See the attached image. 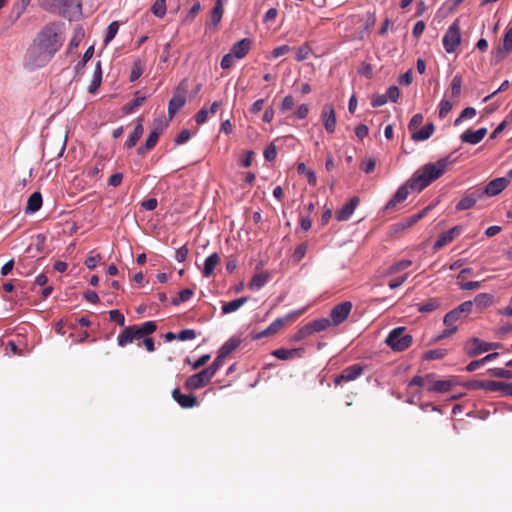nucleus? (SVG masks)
<instances>
[{
    "instance_id": "nucleus-15",
    "label": "nucleus",
    "mask_w": 512,
    "mask_h": 512,
    "mask_svg": "<svg viewBox=\"0 0 512 512\" xmlns=\"http://www.w3.org/2000/svg\"><path fill=\"white\" fill-rule=\"evenodd\" d=\"M510 183V180L507 177H499L491 180L484 188V190L480 193L482 195L487 196H496L500 194Z\"/></svg>"
},
{
    "instance_id": "nucleus-32",
    "label": "nucleus",
    "mask_w": 512,
    "mask_h": 512,
    "mask_svg": "<svg viewBox=\"0 0 512 512\" xmlns=\"http://www.w3.org/2000/svg\"><path fill=\"white\" fill-rule=\"evenodd\" d=\"M452 386H453V381H451V380H435V381H431V383L428 387V391L444 393V392H448Z\"/></svg>"
},
{
    "instance_id": "nucleus-50",
    "label": "nucleus",
    "mask_w": 512,
    "mask_h": 512,
    "mask_svg": "<svg viewBox=\"0 0 512 512\" xmlns=\"http://www.w3.org/2000/svg\"><path fill=\"white\" fill-rule=\"evenodd\" d=\"M119 29V23L117 21H113L109 24L107 28V33L104 39L105 44H108L117 34Z\"/></svg>"
},
{
    "instance_id": "nucleus-25",
    "label": "nucleus",
    "mask_w": 512,
    "mask_h": 512,
    "mask_svg": "<svg viewBox=\"0 0 512 512\" xmlns=\"http://www.w3.org/2000/svg\"><path fill=\"white\" fill-rule=\"evenodd\" d=\"M270 277V273L267 271L254 274L248 284L249 289L253 291L260 290L268 283Z\"/></svg>"
},
{
    "instance_id": "nucleus-31",
    "label": "nucleus",
    "mask_w": 512,
    "mask_h": 512,
    "mask_svg": "<svg viewBox=\"0 0 512 512\" xmlns=\"http://www.w3.org/2000/svg\"><path fill=\"white\" fill-rule=\"evenodd\" d=\"M481 197V194L475 195L474 193L468 194L464 196L456 205V210L462 211V210H468L472 208L478 201V199Z\"/></svg>"
},
{
    "instance_id": "nucleus-12",
    "label": "nucleus",
    "mask_w": 512,
    "mask_h": 512,
    "mask_svg": "<svg viewBox=\"0 0 512 512\" xmlns=\"http://www.w3.org/2000/svg\"><path fill=\"white\" fill-rule=\"evenodd\" d=\"M352 303L345 301L337 304L330 312L331 322L337 326L344 322L352 310Z\"/></svg>"
},
{
    "instance_id": "nucleus-11",
    "label": "nucleus",
    "mask_w": 512,
    "mask_h": 512,
    "mask_svg": "<svg viewBox=\"0 0 512 512\" xmlns=\"http://www.w3.org/2000/svg\"><path fill=\"white\" fill-rule=\"evenodd\" d=\"M251 40L248 38L241 39L237 41L229 53H226V68H229L233 64V60L243 59L251 48Z\"/></svg>"
},
{
    "instance_id": "nucleus-39",
    "label": "nucleus",
    "mask_w": 512,
    "mask_h": 512,
    "mask_svg": "<svg viewBox=\"0 0 512 512\" xmlns=\"http://www.w3.org/2000/svg\"><path fill=\"white\" fill-rule=\"evenodd\" d=\"M248 301V297H241L226 303V314L237 311Z\"/></svg>"
},
{
    "instance_id": "nucleus-8",
    "label": "nucleus",
    "mask_w": 512,
    "mask_h": 512,
    "mask_svg": "<svg viewBox=\"0 0 512 512\" xmlns=\"http://www.w3.org/2000/svg\"><path fill=\"white\" fill-rule=\"evenodd\" d=\"M443 47L447 53H453L461 43V32L458 20L454 21L443 36Z\"/></svg>"
},
{
    "instance_id": "nucleus-9",
    "label": "nucleus",
    "mask_w": 512,
    "mask_h": 512,
    "mask_svg": "<svg viewBox=\"0 0 512 512\" xmlns=\"http://www.w3.org/2000/svg\"><path fill=\"white\" fill-rule=\"evenodd\" d=\"M472 308H473L472 301H470V300L464 301L463 303L458 305L453 310L449 311L444 316L443 323L448 327L457 326L456 323L459 320L466 318L471 313Z\"/></svg>"
},
{
    "instance_id": "nucleus-48",
    "label": "nucleus",
    "mask_w": 512,
    "mask_h": 512,
    "mask_svg": "<svg viewBox=\"0 0 512 512\" xmlns=\"http://www.w3.org/2000/svg\"><path fill=\"white\" fill-rule=\"evenodd\" d=\"M452 107L453 105L449 100L442 99L439 103V118H445L448 115V113L452 110Z\"/></svg>"
},
{
    "instance_id": "nucleus-28",
    "label": "nucleus",
    "mask_w": 512,
    "mask_h": 512,
    "mask_svg": "<svg viewBox=\"0 0 512 512\" xmlns=\"http://www.w3.org/2000/svg\"><path fill=\"white\" fill-rule=\"evenodd\" d=\"M220 263V256L217 253H212L209 255L204 262V267L202 270L204 277H210L214 274L216 266Z\"/></svg>"
},
{
    "instance_id": "nucleus-13",
    "label": "nucleus",
    "mask_w": 512,
    "mask_h": 512,
    "mask_svg": "<svg viewBox=\"0 0 512 512\" xmlns=\"http://www.w3.org/2000/svg\"><path fill=\"white\" fill-rule=\"evenodd\" d=\"M186 103V90L180 86L175 90L168 105V116L172 119Z\"/></svg>"
},
{
    "instance_id": "nucleus-14",
    "label": "nucleus",
    "mask_w": 512,
    "mask_h": 512,
    "mask_svg": "<svg viewBox=\"0 0 512 512\" xmlns=\"http://www.w3.org/2000/svg\"><path fill=\"white\" fill-rule=\"evenodd\" d=\"M321 121L328 133H333L336 129V115L332 104H325L320 114Z\"/></svg>"
},
{
    "instance_id": "nucleus-41",
    "label": "nucleus",
    "mask_w": 512,
    "mask_h": 512,
    "mask_svg": "<svg viewBox=\"0 0 512 512\" xmlns=\"http://www.w3.org/2000/svg\"><path fill=\"white\" fill-rule=\"evenodd\" d=\"M478 307H488L492 303V295L488 293H480L472 301Z\"/></svg>"
},
{
    "instance_id": "nucleus-42",
    "label": "nucleus",
    "mask_w": 512,
    "mask_h": 512,
    "mask_svg": "<svg viewBox=\"0 0 512 512\" xmlns=\"http://www.w3.org/2000/svg\"><path fill=\"white\" fill-rule=\"evenodd\" d=\"M447 353L448 352L446 349H442V348L433 349V350L427 351L424 355V358L426 360H439V359L444 358L447 355Z\"/></svg>"
},
{
    "instance_id": "nucleus-62",
    "label": "nucleus",
    "mask_w": 512,
    "mask_h": 512,
    "mask_svg": "<svg viewBox=\"0 0 512 512\" xmlns=\"http://www.w3.org/2000/svg\"><path fill=\"white\" fill-rule=\"evenodd\" d=\"M277 16H278V10L276 8H270L265 13L262 21L264 24H269L270 22L275 21Z\"/></svg>"
},
{
    "instance_id": "nucleus-59",
    "label": "nucleus",
    "mask_w": 512,
    "mask_h": 512,
    "mask_svg": "<svg viewBox=\"0 0 512 512\" xmlns=\"http://www.w3.org/2000/svg\"><path fill=\"white\" fill-rule=\"evenodd\" d=\"M196 337V332L193 329H185L177 334V339L181 341L192 340Z\"/></svg>"
},
{
    "instance_id": "nucleus-21",
    "label": "nucleus",
    "mask_w": 512,
    "mask_h": 512,
    "mask_svg": "<svg viewBox=\"0 0 512 512\" xmlns=\"http://www.w3.org/2000/svg\"><path fill=\"white\" fill-rule=\"evenodd\" d=\"M222 0H216L215 6L211 11L210 19L206 23V33L212 32L216 29L217 25L220 23L222 19Z\"/></svg>"
},
{
    "instance_id": "nucleus-27",
    "label": "nucleus",
    "mask_w": 512,
    "mask_h": 512,
    "mask_svg": "<svg viewBox=\"0 0 512 512\" xmlns=\"http://www.w3.org/2000/svg\"><path fill=\"white\" fill-rule=\"evenodd\" d=\"M303 353L302 348L285 349L279 348L272 351V355L280 360H289L301 357Z\"/></svg>"
},
{
    "instance_id": "nucleus-33",
    "label": "nucleus",
    "mask_w": 512,
    "mask_h": 512,
    "mask_svg": "<svg viewBox=\"0 0 512 512\" xmlns=\"http://www.w3.org/2000/svg\"><path fill=\"white\" fill-rule=\"evenodd\" d=\"M101 82H102V68H101V62L98 61L95 66L93 78L88 87V91L92 94L95 93L97 91V89L100 87Z\"/></svg>"
},
{
    "instance_id": "nucleus-43",
    "label": "nucleus",
    "mask_w": 512,
    "mask_h": 512,
    "mask_svg": "<svg viewBox=\"0 0 512 512\" xmlns=\"http://www.w3.org/2000/svg\"><path fill=\"white\" fill-rule=\"evenodd\" d=\"M462 89V76L460 74L454 75L451 81V93L453 97H458Z\"/></svg>"
},
{
    "instance_id": "nucleus-51",
    "label": "nucleus",
    "mask_w": 512,
    "mask_h": 512,
    "mask_svg": "<svg viewBox=\"0 0 512 512\" xmlns=\"http://www.w3.org/2000/svg\"><path fill=\"white\" fill-rule=\"evenodd\" d=\"M277 156V147L274 143H270L264 150L265 160L271 162L274 161Z\"/></svg>"
},
{
    "instance_id": "nucleus-35",
    "label": "nucleus",
    "mask_w": 512,
    "mask_h": 512,
    "mask_svg": "<svg viewBox=\"0 0 512 512\" xmlns=\"http://www.w3.org/2000/svg\"><path fill=\"white\" fill-rule=\"evenodd\" d=\"M143 132H144V127H143V125L141 123V120L139 119L137 125L134 128V131L132 132V134L127 139V141L125 143V146L127 148L134 147L136 145V143L138 142V140L143 135Z\"/></svg>"
},
{
    "instance_id": "nucleus-63",
    "label": "nucleus",
    "mask_w": 512,
    "mask_h": 512,
    "mask_svg": "<svg viewBox=\"0 0 512 512\" xmlns=\"http://www.w3.org/2000/svg\"><path fill=\"white\" fill-rule=\"evenodd\" d=\"M413 76H412V70L406 71L404 74L400 75L398 78V83L400 85L408 86L412 83Z\"/></svg>"
},
{
    "instance_id": "nucleus-10",
    "label": "nucleus",
    "mask_w": 512,
    "mask_h": 512,
    "mask_svg": "<svg viewBox=\"0 0 512 512\" xmlns=\"http://www.w3.org/2000/svg\"><path fill=\"white\" fill-rule=\"evenodd\" d=\"M502 345L498 342H485L480 340L479 338H472L465 346V350L468 356L475 357L484 352H488L490 350L498 349Z\"/></svg>"
},
{
    "instance_id": "nucleus-34",
    "label": "nucleus",
    "mask_w": 512,
    "mask_h": 512,
    "mask_svg": "<svg viewBox=\"0 0 512 512\" xmlns=\"http://www.w3.org/2000/svg\"><path fill=\"white\" fill-rule=\"evenodd\" d=\"M331 325V321L328 318L316 319L312 322L307 323L310 333H316L326 330Z\"/></svg>"
},
{
    "instance_id": "nucleus-26",
    "label": "nucleus",
    "mask_w": 512,
    "mask_h": 512,
    "mask_svg": "<svg viewBox=\"0 0 512 512\" xmlns=\"http://www.w3.org/2000/svg\"><path fill=\"white\" fill-rule=\"evenodd\" d=\"M408 195H409V189H408L407 184L401 185L397 189V191L395 192L393 197L387 202L385 208L386 209L394 208L397 204L405 201L407 199Z\"/></svg>"
},
{
    "instance_id": "nucleus-47",
    "label": "nucleus",
    "mask_w": 512,
    "mask_h": 512,
    "mask_svg": "<svg viewBox=\"0 0 512 512\" xmlns=\"http://www.w3.org/2000/svg\"><path fill=\"white\" fill-rule=\"evenodd\" d=\"M193 294H194V292L192 289H189V288L183 289L179 292V297L174 298L172 300V303L174 305H179L182 302L188 301L193 296Z\"/></svg>"
},
{
    "instance_id": "nucleus-36",
    "label": "nucleus",
    "mask_w": 512,
    "mask_h": 512,
    "mask_svg": "<svg viewBox=\"0 0 512 512\" xmlns=\"http://www.w3.org/2000/svg\"><path fill=\"white\" fill-rule=\"evenodd\" d=\"M163 132V127L159 124L157 127H155L148 135L147 139H146V148H150V149H153L155 147V145L157 144L158 142V139L160 137V135L162 134Z\"/></svg>"
},
{
    "instance_id": "nucleus-60",
    "label": "nucleus",
    "mask_w": 512,
    "mask_h": 512,
    "mask_svg": "<svg viewBox=\"0 0 512 512\" xmlns=\"http://www.w3.org/2000/svg\"><path fill=\"white\" fill-rule=\"evenodd\" d=\"M387 102L388 97L386 96V94H377L373 96L371 105L372 107L376 108L385 105Z\"/></svg>"
},
{
    "instance_id": "nucleus-30",
    "label": "nucleus",
    "mask_w": 512,
    "mask_h": 512,
    "mask_svg": "<svg viewBox=\"0 0 512 512\" xmlns=\"http://www.w3.org/2000/svg\"><path fill=\"white\" fill-rule=\"evenodd\" d=\"M42 206V196L40 192L32 193L27 201L26 213H35Z\"/></svg>"
},
{
    "instance_id": "nucleus-3",
    "label": "nucleus",
    "mask_w": 512,
    "mask_h": 512,
    "mask_svg": "<svg viewBox=\"0 0 512 512\" xmlns=\"http://www.w3.org/2000/svg\"><path fill=\"white\" fill-rule=\"evenodd\" d=\"M34 42L46 51L50 50L51 54L54 56L55 53L62 47L64 37L61 33L59 25L52 23L46 25L41 30Z\"/></svg>"
},
{
    "instance_id": "nucleus-1",
    "label": "nucleus",
    "mask_w": 512,
    "mask_h": 512,
    "mask_svg": "<svg viewBox=\"0 0 512 512\" xmlns=\"http://www.w3.org/2000/svg\"><path fill=\"white\" fill-rule=\"evenodd\" d=\"M452 163L453 160L448 156L421 166L410 178L409 187L413 191L421 192L432 182L439 179Z\"/></svg>"
},
{
    "instance_id": "nucleus-5",
    "label": "nucleus",
    "mask_w": 512,
    "mask_h": 512,
    "mask_svg": "<svg viewBox=\"0 0 512 512\" xmlns=\"http://www.w3.org/2000/svg\"><path fill=\"white\" fill-rule=\"evenodd\" d=\"M52 58L53 55L50 50L46 51L34 42L25 55V67L30 70L42 68L46 66Z\"/></svg>"
},
{
    "instance_id": "nucleus-56",
    "label": "nucleus",
    "mask_w": 512,
    "mask_h": 512,
    "mask_svg": "<svg viewBox=\"0 0 512 512\" xmlns=\"http://www.w3.org/2000/svg\"><path fill=\"white\" fill-rule=\"evenodd\" d=\"M309 335H311L310 333V330L306 325H304L303 327H301L293 336H292V340L293 341H301L303 340L304 338L308 337Z\"/></svg>"
},
{
    "instance_id": "nucleus-53",
    "label": "nucleus",
    "mask_w": 512,
    "mask_h": 512,
    "mask_svg": "<svg viewBox=\"0 0 512 512\" xmlns=\"http://www.w3.org/2000/svg\"><path fill=\"white\" fill-rule=\"evenodd\" d=\"M94 54V47L93 46H90L84 53L83 57H82V60L79 61L76 65V70H80L82 69L85 64L92 58Z\"/></svg>"
},
{
    "instance_id": "nucleus-44",
    "label": "nucleus",
    "mask_w": 512,
    "mask_h": 512,
    "mask_svg": "<svg viewBox=\"0 0 512 512\" xmlns=\"http://www.w3.org/2000/svg\"><path fill=\"white\" fill-rule=\"evenodd\" d=\"M491 377L496 378H512V371L504 368H491L487 372Z\"/></svg>"
},
{
    "instance_id": "nucleus-6",
    "label": "nucleus",
    "mask_w": 512,
    "mask_h": 512,
    "mask_svg": "<svg viewBox=\"0 0 512 512\" xmlns=\"http://www.w3.org/2000/svg\"><path fill=\"white\" fill-rule=\"evenodd\" d=\"M405 327H396L392 329L385 339V343L396 352H402L408 349L412 342L413 337L410 334H405Z\"/></svg>"
},
{
    "instance_id": "nucleus-19",
    "label": "nucleus",
    "mask_w": 512,
    "mask_h": 512,
    "mask_svg": "<svg viewBox=\"0 0 512 512\" xmlns=\"http://www.w3.org/2000/svg\"><path fill=\"white\" fill-rule=\"evenodd\" d=\"M503 382L492 380H473L467 384L469 389H483L490 392H502Z\"/></svg>"
},
{
    "instance_id": "nucleus-61",
    "label": "nucleus",
    "mask_w": 512,
    "mask_h": 512,
    "mask_svg": "<svg viewBox=\"0 0 512 512\" xmlns=\"http://www.w3.org/2000/svg\"><path fill=\"white\" fill-rule=\"evenodd\" d=\"M386 96L388 97V100L392 101V102H397L399 97H400V90L397 86L395 85H392L390 86L388 89H387V94Z\"/></svg>"
},
{
    "instance_id": "nucleus-49",
    "label": "nucleus",
    "mask_w": 512,
    "mask_h": 512,
    "mask_svg": "<svg viewBox=\"0 0 512 512\" xmlns=\"http://www.w3.org/2000/svg\"><path fill=\"white\" fill-rule=\"evenodd\" d=\"M152 12L156 17L162 18L166 14L165 0H157L152 6Z\"/></svg>"
},
{
    "instance_id": "nucleus-58",
    "label": "nucleus",
    "mask_w": 512,
    "mask_h": 512,
    "mask_svg": "<svg viewBox=\"0 0 512 512\" xmlns=\"http://www.w3.org/2000/svg\"><path fill=\"white\" fill-rule=\"evenodd\" d=\"M433 378V375L432 374H427L425 377H421V376H414L410 382H409V386H418V387H422L424 385V382L427 380V381H430L431 379Z\"/></svg>"
},
{
    "instance_id": "nucleus-45",
    "label": "nucleus",
    "mask_w": 512,
    "mask_h": 512,
    "mask_svg": "<svg viewBox=\"0 0 512 512\" xmlns=\"http://www.w3.org/2000/svg\"><path fill=\"white\" fill-rule=\"evenodd\" d=\"M100 260V254L96 253L95 251H91L85 260V265L88 269L93 270L94 268H96Z\"/></svg>"
},
{
    "instance_id": "nucleus-54",
    "label": "nucleus",
    "mask_w": 512,
    "mask_h": 512,
    "mask_svg": "<svg viewBox=\"0 0 512 512\" xmlns=\"http://www.w3.org/2000/svg\"><path fill=\"white\" fill-rule=\"evenodd\" d=\"M423 119H424V117L422 114H420V113L415 114L411 118V120L408 124V129L413 133L414 131H416L417 127L422 124Z\"/></svg>"
},
{
    "instance_id": "nucleus-22",
    "label": "nucleus",
    "mask_w": 512,
    "mask_h": 512,
    "mask_svg": "<svg viewBox=\"0 0 512 512\" xmlns=\"http://www.w3.org/2000/svg\"><path fill=\"white\" fill-rule=\"evenodd\" d=\"M512 51V27L507 29L503 37V45L499 47L494 55L495 62L504 59L505 55Z\"/></svg>"
},
{
    "instance_id": "nucleus-29",
    "label": "nucleus",
    "mask_w": 512,
    "mask_h": 512,
    "mask_svg": "<svg viewBox=\"0 0 512 512\" xmlns=\"http://www.w3.org/2000/svg\"><path fill=\"white\" fill-rule=\"evenodd\" d=\"M435 130V126L432 122L426 124L422 129L416 130L412 133L411 138L416 141H425L430 138Z\"/></svg>"
},
{
    "instance_id": "nucleus-2",
    "label": "nucleus",
    "mask_w": 512,
    "mask_h": 512,
    "mask_svg": "<svg viewBox=\"0 0 512 512\" xmlns=\"http://www.w3.org/2000/svg\"><path fill=\"white\" fill-rule=\"evenodd\" d=\"M157 329L154 321H147L141 325H130L125 327L117 337V344L125 347L133 342L144 340L146 336H150Z\"/></svg>"
},
{
    "instance_id": "nucleus-38",
    "label": "nucleus",
    "mask_w": 512,
    "mask_h": 512,
    "mask_svg": "<svg viewBox=\"0 0 512 512\" xmlns=\"http://www.w3.org/2000/svg\"><path fill=\"white\" fill-rule=\"evenodd\" d=\"M145 68V64L140 59H137L133 62L132 70L130 73V81L134 82L138 80L143 74Z\"/></svg>"
},
{
    "instance_id": "nucleus-40",
    "label": "nucleus",
    "mask_w": 512,
    "mask_h": 512,
    "mask_svg": "<svg viewBox=\"0 0 512 512\" xmlns=\"http://www.w3.org/2000/svg\"><path fill=\"white\" fill-rule=\"evenodd\" d=\"M104 164L101 161H98L95 165L89 166L85 170V175L89 179H96L99 173L103 170Z\"/></svg>"
},
{
    "instance_id": "nucleus-17",
    "label": "nucleus",
    "mask_w": 512,
    "mask_h": 512,
    "mask_svg": "<svg viewBox=\"0 0 512 512\" xmlns=\"http://www.w3.org/2000/svg\"><path fill=\"white\" fill-rule=\"evenodd\" d=\"M222 107V101H215L213 102L210 107H202L197 114L195 115V120L197 124L201 125L204 124L208 119L215 116L217 112Z\"/></svg>"
},
{
    "instance_id": "nucleus-18",
    "label": "nucleus",
    "mask_w": 512,
    "mask_h": 512,
    "mask_svg": "<svg viewBox=\"0 0 512 512\" xmlns=\"http://www.w3.org/2000/svg\"><path fill=\"white\" fill-rule=\"evenodd\" d=\"M462 231V226H454L453 228L441 233L436 242L434 243V250H438L452 242L457 236H459L462 233Z\"/></svg>"
},
{
    "instance_id": "nucleus-52",
    "label": "nucleus",
    "mask_w": 512,
    "mask_h": 512,
    "mask_svg": "<svg viewBox=\"0 0 512 512\" xmlns=\"http://www.w3.org/2000/svg\"><path fill=\"white\" fill-rule=\"evenodd\" d=\"M411 264H412L411 260H401V261L396 262L393 265H391L389 268V272L390 273L399 272L401 270L408 268L409 266H411Z\"/></svg>"
},
{
    "instance_id": "nucleus-16",
    "label": "nucleus",
    "mask_w": 512,
    "mask_h": 512,
    "mask_svg": "<svg viewBox=\"0 0 512 512\" xmlns=\"http://www.w3.org/2000/svg\"><path fill=\"white\" fill-rule=\"evenodd\" d=\"M364 368L359 364H353L351 366L346 367L340 375H338L334 379V383L336 385L341 384L342 382H350L357 379L362 373Z\"/></svg>"
},
{
    "instance_id": "nucleus-20",
    "label": "nucleus",
    "mask_w": 512,
    "mask_h": 512,
    "mask_svg": "<svg viewBox=\"0 0 512 512\" xmlns=\"http://www.w3.org/2000/svg\"><path fill=\"white\" fill-rule=\"evenodd\" d=\"M487 131L488 130L485 127L479 128L476 131H472V130L468 129L460 135V139L464 143L476 145L483 140V138L487 134Z\"/></svg>"
},
{
    "instance_id": "nucleus-24",
    "label": "nucleus",
    "mask_w": 512,
    "mask_h": 512,
    "mask_svg": "<svg viewBox=\"0 0 512 512\" xmlns=\"http://www.w3.org/2000/svg\"><path fill=\"white\" fill-rule=\"evenodd\" d=\"M172 398L182 408H192L197 404V398L193 394H182L178 388L172 391Z\"/></svg>"
},
{
    "instance_id": "nucleus-46",
    "label": "nucleus",
    "mask_w": 512,
    "mask_h": 512,
    "mask_svg": "<svg viewBox=\"0 0 512 512\" xmlns=\"http://www.w3.org/2000/svg\"><path fill=\"white\" fill-rule=\"evenodd\" d=\"M145 96H136L131 102L127 103L124 107L127 113H131L134 109L140 107L145 102Z\"/></svg>"
},
{
    "instance_id": "nucleus-7",
    "label": "nucleus",
    "mask_w": 512,
    "mask_h": 512,
    "mask_svg": "<svg viewBox=\"0 0 512 512\" xmlns=\"http://www.w3.org/2000/svg\"><path fill=\"white\" fill-rule=\"evenodd\" d=\"M305 312V308L292 311L285 315L284 317H279L275 319L266 329L263 331L257 333L253 338L258 340L263 337L271 336L275 333H277L286 323L293 321L294 319L298 318Z\"/></svg>"
},
{
    "instance_id": "nucleus-4",
    "label": "nucleus",
    "mask_w": 512,
    "mask_h": 512,
    "mask_svg": "<svg viewBox=\"0 0 512 512\" xmlns=\"http://www.w3.org/2000/svg\"><path fill=\"white\" fill-rule=\"evenodd\" d=\"M224 359V346L219 348L218 355L215 358L214 362L206 369L202 370L199 373L191 375L186 379L185 386L188 389L195 390L201 387H204L210 379L214 376L216 371L222 365Z\"/></svg>"
},
{
    "instance_id": "nucleus-64",
    "label": "nucleus",
    "mask_w": 512,
    "mask_h": 512,
    "mask_svg": "<svg viewBox=\"0 0 512 512\" xmlns=\"http://www.w3.org/2000/svg\"><path fill=\"white\" fill-rule=\"evenodd\" d=\"M294 104H295L294 98L291 95H287L282 100V103L280 105V109L283 112L288 111V110H290L294 106Z\"/></svg>"
},
{
    "instance_id": "nucleus-23",
    "label": "nucleus",
    "mask_w": 512,
    "mask_h": 512,
    "mask_svg": "<svg viewBox=\"0 0 512 512\" xmlns=\"http://www.w3.org/2000/svg\"><path fill=\"white\" fill-rule=\"evenodd\" d=\"M359 201L357 196L351 198L348 203L336 212V219L338 221H347L354 213Z\"/></svg>"
},
{
    "instance_id": "nucleus-55",
    "label": "nucleus",
    "mask_w": 512,
    "mask_h": 512,
    "mask_svg": "<svg viewBox=\"0 0 512 512\" xmlns=\"http://www.w3.org/2000/svg\"><path fill=\"white\" fill-rule=\"evenodd\" d=\"M109 317L111 321L116 322L119 326H124L125 317L119 310H110Z\"/></svg>"
},
{
    "instance_id": "nucleus-37",
    "label": "nucleus",
    "mask_w": 512,
    "mask_h": 512,
    "mask_svg": "<svg viewBox=\"0 0 512 512\" xmlns=\"http://www.w3.org/2000/svg\"><path fill=\"white\" fill-rule=\"evenodd\" d=\"M440 306V301L436 298L429 299L425 303L417 304V309L421 313H430Z\"/></svg>"
},
{
    "instance_id": "nucleus-57",
    "label": "nucleus",
    "mask_w": 512,
    "mask_h": 512,
    "mask_svg": "<svg viewBox=\"0 0 512 512\" xmlns=\"http://www.w3.org/2000/svg\"><path fill=\"white\" fill-rule=\"evenodd\" d=\"M241 343V339L239 337H231L228 341H226V356L233 352Z\"/></svg>"
}]
</instances>
